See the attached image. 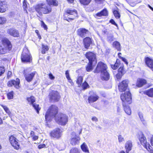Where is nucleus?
Masks as SVG:
<instances>
[{"label": "nucleus", "mask_w": 153, "mask_h": 153, "mask_svg": "<svg viewBox=\"0 0 153 153\" xmlns=\"http://www.w3.org/2000/svg\"><path fill=\"white\" fill-rule=\"evenodd\" d=\"M35 9L36 12L40 15H42V13L48 14L51 11V8L44 2L38 4L35 6Z\"/></svg>", "instance_id": "f257e3e1"}, {"label": "nucleus", "mask_w": 153, "mask_h": 153, "mask_svg": "<svg viewBox=\"0 0 153 153\" xmlns=\"http://www.w3.org/2000/svg\"><path fill=\"white\" fill-rule=\"evenodd\" d=\"M58 112V108L54 105L51 106L47 110L45 115V120L48 122L50 121L54 117Z\"/></svg>", "instance_id": "f03ea898"}, {"label": "nucleus", "mask_w": 153, "mask_h": 153, "mask_svg": "<svg viewBox=\"0 0 153 153\" xmlns=\"http://www.w3.org/2000/svg\"><path fill=\"white\" fill-rule=\"evenodd\" d=\"M65 12L64 17V19L65 20L68 21V19L73 20L77 17V12L74 9H68Z\"/></svg>", "instance_id": "7ed1b4c3"}, {"label": "nucleus", "mask_w": 153, "mask_h": 153, "mask_svg": "<svg viewBox=\"0 0 153 153\" xmlns=\"http://www.w3.org/2000/svg\"><path fill=\"white\" fill-rule=\"evenodd\" d=\"M55 119L58 124L61 125H65L68 121V117L66 115L61 113L55 117Z\"/></svg>", "instance_id": "20e7f679"}, {"label": "nucleus", "mask_w": 153, "mask_h": 153, "mask_svg": "<svg viewBox=\"0 0 153 153\" xmlns=\"http://www.w3.org/2000/svg\"><path fill=\"white\" fill-rule=\"evenodd\" d=\"M21 59L23 62H30L32 60V57L27 48H25L23 49Z\"/></svg>", "instance_id": "39448f33"}, {"label": "nucleus", "mask_w": 153, "mask_h": 153, "mask_svg": "<svg viewBox=\"0 0 153 153\" xmlns=\"http://www.w3.org/2000/svg\"><path fill=\"white\" fill-rule=\"evenodd\" d=\"M121 100L123 102V105H125L124 103L126 102L128 104H130L131 102V93L129 91L125 92L122 94L120 96Z\"/></svg>", "instance_id": "423d86ee"}, {"label": "nucleus", "mask_w": 153, "mask_h": 153, "mask_svg": "<svg viewBox=\"0 0 153 153\" xmlns=\"http://www.w3.org/2000/svg\"><path fill=\"white\" fill-rule=\"evenodd\" d=\"M107 69L106 65L100 62L98 63L96 69L94 71V73H98L100 72L101 73L107 71Z\"/></svg>", "instance_id": "0eeeda50"}, {"label": "nucleus", "mask_w": 153, "mask_h": 153, "mask_svg": "<svg viewBox=\"0 0 153 153\" xmlns=\"http://www.w3.org/2000/svg\"><path fill=\"white\" fill-rule=\"evenodd\" d=\"M49 96L50 101L51 102H57L60 98L59 93L56 91H51L50 93Z\"/></svg>", "instance_id": "6e6552de"}, {"label": "nucleus", "mask_w": 153, "mask_h": 153, "mask_svg": "<svg viewBox=\"0 0 153 153\" xmlns=\"http://www.w3.org/2000/svg\"><path fill=\"white\" fill-rule=\"evenodd\" d=\"M27 100L29 104L32 105L33 107L36 111L37 113H39L40 108H39V105L34 103L35 102V99L34 97L33 96H31L30 97L27 98Z\"/></svg>", "instance_id": "1a4fd4ad"}, {"label": "nucleus", "mask_w": 153, "mask_h": 153, "mask_svg": "<svg viewBox=\"0 0 153 153\" xmlns=\"http://www.w3.org/2000/svg\"><path fill=\"white\" fill-rule=\"evenodd\" d=\"M139 137L141 144L146 149H150L151 146L149 143H147L146 138L144 135L143 134H140L139 135Z\"/></svg>", "instance_id": "9d476101"}, {"label": "nucleus", "mask_w": 153, "mask_h": 153, "mask_svg": "<svg viewBox=\"0 0 153 153\" xmlns=\"http://www.w3.org/2000/svg\"><path fill=\"white\" fill-rule=\"evenodd\" d=\"M85 56L89 60V62H92L94 65L96 64V55L94 53L91 52H87L85 54Z\"/></svg>", "instance_id": "9b49d317"}, {"label": "nucleus", "mask_w": 153, "mask_h": 153, "mask_svg": "<svg viewBox=\"0 0 153 153\" xmlns=\"http://www.w3.org/2000/svg\"><path fill=\"white\" fill-rule=\"evenodd\" d=\"M36 73V72L27 73L26 70L24 71V74L25 80L28 82H30L33 80Z\"/></svg>", "instance_id": "f8f14e48"}, {"label": "nucleus", "mask_w": 153, "mask_h": 153, "mask_svg": "<svg viewBox=\"0 0 153 153\" xmlns=\"http://www.w3.org/2000/svg\"><path fill=\"white\" fill-rule=\"evenodd\" d=\"M129 81L127 79H125L122 81L118 85V88L119 91L120 92H123L126 91L128 86Z\"/></svg>", "instance_id": "ddd939ff"}, {"label": "nucleus", "mask_w": 153, "mask_h": 153, "mask_svg": "<svg viewBox=\"0 0 153 153\" xmlns=\"http://www.w3.org/2000/svg\"><path fill=\"white\" fill-rule=\"evenodd\" d=\"M10 142L12 146L16 149H18L19 147V145L17 139L13 136H11L9 138Z\"/></svg>", "instance_id": "4468645a"}, {"label": "nucleus", "mask_w": 153, "mask_h": 153, "mask_svg": "<svg viewBox=\"0 0 153 153\" xmlns=\"http://www.w3.org/2000/svg\"><path fill=\"white\" fill-rule=\"evenodd\" d=\"M62 131L59 128H56L52 131L51 133V137L58 138L61 136Z\"/></svg>", "instance_id": "2eb2a0df"}, {"label": "nucleus", "mask_w": 153, "mask_h": 153, "mask_svg": "<svg viewBox=\"0 0 153 153\" xmlns=\"http://www.w3.org/2000/svg\"><path fill=\"white\" fill-rule=\"evenodd\" d=\"M89 33L88 30L84 28H80L77 30V34L82 38L87 36Z\"/></svg>", "instance_id": "dca6fc26"}, {"label": "nucleus", "mask_w": 153, "mask_h": 153, "mask_svg": "<svg viewBox=\"0 0 153 153\" xmlns=\"http://www.w3.org/2000/svg\"><path fill=\"white\" fill-rule=\"evenodd\" d=\"M7 33L14 37H19V33L18 30L14 28H10L7 30Z\"/></svg>", "instance_id": "f3484780"}, {"label": "nucleus", "mask_w": 153, "mask_h": 153, "mask_svg": "<svg viewBox=\"0 0 153 153\" xmlns=\"http://www.w3.org/2000/svg\"><path fill=\"white\" fill-rule=\"evenodd\" d=\"M71 135L72 136H74V137H73L72 138L71 141V143L73 145L78 144L79 143V141L80 140V137L76 135L75 133L74 132L72 133Z\"/></svg>", "instance_id": "a211bd4d"}, {"label": "nucleus", "mask_w": 153, "mask_h": 153, "mask_svg": "<svg viewBox=\"0 0 153 153\" xmlns=\"http://www.w3.org/2000/svg\"><path fill=\"white\" fill-rule=\"evenodd\" d=\"M19 79H17L16 81L12 80L9 81L7 83V85L9 87H11L13 85L16 88H18L19 87Z\"/></svg>", "instance_id": "6ab92c4d"}, {"label": "nucleus", "mask_w": 153, "mask_h": 153, "mask_svg": "<svg viewBox=\"0 0 153 153\" xmlns=\"http://www.w3.org/2000/svg\"><path fill=\"white\" fill-rule=\"evenodd\" d=\"M83 41L85 48L88 49L91 44V39L89 37H86L83 39Z\"/></svg>", "instance_id": "aec40b11"}, {"label": "nucleus", "mask_w": 153, "mask_h": 153, "mask_svg": "<svg viewBox=\"0 0 153 153\" xmlns=\"http://www.w3.org/2000/svg\"><path fill=\"white\" fill-rule=\"evenodd\" d=\"M132 144L131 141L128 140L126 142L125 145L126 153H129V152L132 149Z\"/></svg>", "instance_id": "412c9836"}, {"label": "nucleus", "mask_w": 153, "mask_h": 153, "mask_svg": "<svg viewBox=\"0 0 153 153\" xmlns=\"http://www.w3.org/2000/svg\"><path fill=\"white\" fill-rule=\"evenodd\" d=\"M99 97L96 94H94L90 95L88 98V102L90 103L96 101L98 100Z\"/></svg>", "instance_id": "4be33fe9"}, {"label": "nucleus", "mask_w": 153, "mask_h": 153, "mask_svg": "<svg viewBox=\"0 0 153 153\" xmlns=\"http://www.w3.org/2000/svg\"><path fill=\"white\" fill-rule=\"evenodd\" d=\"M101 79L104 80H108L109 79V74L107 71L101 73Z\"/></svg>", "instance_id": "5701e85b"}, {"label": "nucleus", "mask_w": 153, "mask_h": 153, "mask_svg": "<svg viewBox=\"0 0 153 153\" xmlns=\"http://www.w3.org/2000/svg\"><path fill=\"white\" fill-rule=\"evenodd\" d=\"M108 15V12L106 9H104L101 11L96 14L95 17L97 18V17H101L102 16H106Z\"/></svg>", "instance_id": "b1692460"}, {"label": "nucleus", "mask_w": 153, "mask_h": 153, "mask_svg": "<svg viewBox=\"0 0 153 153\" xmlns=\"http://www.w3.org/2000/svg\"><path fill=\"white\" fill-rule=\"evenodd\" d=\"M146 83V81L143 79H137L136 83V86L138 87H140L145 84Z\"/></svg>", "instance_id": "393cba45"}, {"label": "nucleus", "mask_w": 153, "mask_h": 153, "mask_svg": "<svg viewBox=\"0 0 153 153\" xmlns=\"http://www.w3.org/2000/svg\"><path fill=\"white\" fill-rule=\"evenodd\" d=\"M7 8V5L5 2H0V12L3 13L6 11Z\"/></svg>", "instance_id": "a878e982"}, {"label": "nucleus", "mask_w": 153, "mask_h": 153, "mask_svg": "<svg viewBox=\"0 0 153 153\" xmlns=\"http://www.w3.org/2000/svg\"><path fill=\"white\" fill-rule=\"evenodd\" d=\"M145 62L147 66L150 68L153 65V60L148 57L146 58Z\"/></svg>", "instance_id": "bb28decb"}, {"label": "nucleus", "mask_w": 153, "mask_h": 153, "mask_svg": "<svg viewBox=\"0 0 153 153\" xmlns=\"http://www.w3.org/2000/svg\"><path fill=\"white\" fill-rule=\"evenodd\" d=\"M95 65L93 64V63L92 62H89V63L86 67V71L88 72L91 71L93 69L94 65Z\"/></svg>", "instance_id": "cd10ccee"}, {"label": "nucleus", "mask_w": 153, "mask_h": 153, "mask_svg": "<svg viewBox=\"0 0 153 153\" xmlns=\"http://www.w3.org/2000/svg\"><path fill=\"white\" fill-rule=\"evenodd\" d=\"M113 46L118 51H121V45L120 43L117 41H115L113 43Z\"/></svg>", "instance_id": "c85d7f7f"}, {"label": "nucleus", "mask_w": 153, "mask_h": 153, "mask_svg": "<svg viewBox=\"0 0 153 153\" xmlns=\"http://www.w3.org/2000/svg\"><path fill=\"white\" fill-rule=\"evenodd\" d=\"M47 1L49 5L57 6L58 5V2L56 0H47Z\"/></svg>", "instance_id": "c756f323"}, {"label": "nucleus", "mask_w": 153, "mask_h": 153, "mask_svg": "<svg viewBox=\"0 0 153 153\" xmlns=\"http://www.w3.org/2000/svg\"><path fill=\"white\" fill-rule=\"evenodd\" d=\"M145 93L147 95L150 97H153V88H151L146 91Z\"/></svg>", "instance_id": "7c9ffc66"}, {"label": "nucleus", "mask_w": 153, "mask_h": 153, "mask_svg": "<svg viewBox=\"0 0 153 153\" xmlns=\"http://www.w3.org/2000/svg\"><path fill=\"white\" fill-rule=\"evenodd\" d=\"M81 148L82 150L85 152H88L89 150L88 147L85 143H84L81 146Z\"/></svg>", "instance_id": "2f4dec72"}, {"label": "nucleus", "mask_w": 153, "mask_h": 153, "mask_svg": "<svg viewBox=\"0 0 153 153\" xmlns=\"http://www.w3.org/2000/svg\"><path fill=\"white\" fill-rule=\"evenodd\" d=\"M115 39L114 37V36L112 34H109L107 37V41L110 42H111L112 41H114Z\"/></svg>", "instance_id": "473e14b6"}, {"label": "nucleus", "mask_w": 153, "mask_h": 153, "mask_svg": "<svg viewBox=\"0 0 153 153\" xmlns=\"http://www.w3.org/2000/svg\"><path fill=\"white\" fill-rule=\"evenodd\" d=\"M124 110L127 114L130 115L131 114V110L128 106L125 105Z\"/></svg>", "instance_id": "72a5a7b5"}, {"label": "nucleus", "mask_w": 153, "mask_h": 153, "mask_svg": "<svg viewBox=\"0 0 153 153\" xmlns=\"http://www.w3.org/2000/svg\"><path fill=\"white\" fill-rule=\"evenodd\" d=\"M48 47L47 45H45L43 44L42 45V54L45 53L46 52L48 51Z\"/></svg>", "instance_id": "f704fd0d"}, {"label": "nucleus", "mask_w": 153, "mask_h": 153, "mask_svg": "<svg viewBox=\"0 0 153 153\" xmlns=\"http://www.w3.org/2000/svg\"><path fill=\"white\" fill-rule=\"evenodd\" d=\"M1 106L3 107L6 113L8 114L10 117L11 115V113L7 107L3 105H2Z\"/></svg>", "instance_id": "c9c22d12"}, {"label": "nucleus", "mask_w": 153, "mask_h": 153, "mask_svg": "<svg viewBox=\"0 0 153 153\" xmlns=\"http://www.w3.org/2000/svg\"><path fill=\"white\" fill-rule=\"evenodd\" d=\"M91 1V0H79L80 3L84 5H88Z\"/></svg>", "instance_id": "e433bc0d"}, {"label": "nucleus", "mask_w": 153, "mask_h": 153, "mask_svg": "<svg viewBox=\"0 0 153 153\" xmlns=\"http://www.w3.org/2000/svg\"><path fill=\"white\" fill-rule=\"evenodd\" d=\"M83 81V78L82 76H80L78 77L77 79V83L79 85V86H81L82 82Z\"/></svg>", "instance_id": "4c0bfd02"}, {"label": "nucleus", "mask_w": 153, "mask_h": 153, "mask_svg": "<svg viewBox=\"0 0 153 153\" xmlns=\"http://www.w3.org/2000/svg\"><path fill=\"white\" fill-rule=\"evenodd\" d=\"M113 13L116 18L119 19L120 17V14L117 11L114 10Z\"/></svg>", "instance_id": "58836bf2"}, {"label": "nucleus", "mask_w": 153, "mask_h": 153, "mask_svg": "<svg viewBox=\"0 0 153 153\" xmlns=\"http://www.w3.org/2000/svg\"><path fill=\"white\" fill-rule=\"evenodd\" d=\"M13 91H11L7 94V97L8 99H12L13 98Z\"/></svg>", "instance_id": "ea45409f"}, {"label": "nucleus", "mask_w": 153, "mask_h": 153, "mask_svg": "<svg viewBox=\"0 0 153 153\" xmlns=\"http://www.w3.org/2000/svg\"><path fill=\"white\" fill-rule=\"evenodd\" d=\"M118 72L119 73L123 75L126 73L123 67H120L118 70Z\"/></svg>", "instance_id": "a19ab883"}, {"label": "nucleus", "mask_w": 153, "mask_h": 153, "mask_svg": "<svg viewBox=\"0 0 153 153\" xmlns=\"http://www.w3.org/2000/svg\"><path fill=\"white\" fill-rule=\"evenodd\" d=\"M6 21V19L4 17H0V24H3L5 23Z\"/></svg>", "instance_id": "79ce46f5"}, {"label": "nucleus", "mask_w": 153, "mask_h": 153, "mask_svg": "<svg viewBox=\"0 0 153 153\" xmlns=\"http://www.w3.org/2000/svg\"><path fill=\"white\" fill-rule=\"evenodd\" d=\"M88 87L89 85L86 81H85L82 85V88L84 90L87 88Z\"/></svg>", "instance_id": "37998d69"}, {"label": "nucleus", "mask_w": 153, "mask_h": 153, "mask_svg": "<svg viewBox=\"0 0 153 153\" xmlns=\"http://www.w3.org/2000/svg\"><path fill=\"white\" fill-rule=\"evenodd\" d=\"M65 74L66 78L69 81V82H71V80L70 77L69 71L68 70L66 71L65 72Z\"/></svg>", "instance_id": "c03bdc74"}, {"label": "nucleus", "mask_w": 153, "mask_h": 153, "mask_svg": "<svg viewBox=\"0 0 153 153\" xmlns=\"http://www.w3.org/2000/svg\"><path fill=\"white\" fill-rule=\"evenodd\" d=\"M70 153H79V152L77 149L74 148L71 150Z\"/></svg>", "instance_id": "a18cd8bd"}, {"label": "nucleus", "mask_w": 153, "mask_h": 153, "mask_svg": "<svg viewBox=\"0 0 153 153\" xmlns=\"http://www.w3.org/2000/svg\"><path fill=\"white\" fill-rule=\"evenodd\" d=\"M118 139L119 143H121L124 140V138L121 135H119L118 136Z\"/></svg>", "instance_id": "49530a36"}, {"label": "nucleus", "mask_w": 153, "mask_h": 153, "mask_svg": "<svg viewBox=\"0 0 153 153\" xmlns=\"http://www.w3.org/2000/svg\"><path fill=\"white\" fill-rule=\"evenodd\" d=\"M119 64L118 63H116L114 65H111L112 68L114 69L115 70L117 69L119 66Z\"/></svg>", "instance_id": "de8ad7c7"}, {"label": "nucleus", "mask_w": 153, "mask_h": 153, "mask_svg": "<svg viewBox=\"0 0 153 153\" xmlns=\"http://www.w3.org/2000/svg\"><path fill=\"white\" fill-rule=\"evenodd\" d=\"M139 117H140L141 121L143 122V123L144 125H145L146 124V123L145 121L144 120L143 118V116L142 114H139Z\"/></svg>", "instance_id": "09e8293b"}, {"label": "nucleus", "mask_w": 153, "mask_h": 153, "mask_svg": "<svg viewBox=\"0 0 153 153\" xmlns=\"http://www.w3.org/2000/svg\"><path fill=\"white\" fill-rule=\"evenodd\" d=\"M5 69L4 67H0V76H1L5 72Z\"/></svg>", "instance_id": "8fccbe9b"}, {"label": "nucleus", "mask_w": 153, "mask_h": 153, "mask_svg": "<svg viewBox=\"0 0 153 153\" xmlns=\"http://www.w3.org/2000/svg\"><path fill=\"white\" fill-rule=\"evenodd\" d=\"M27 4L26 3V1L25 0L23 3V7L24 8V10H26V8L27 7Z\"/></svg>", "instance_id": "3c124183"}, {"label": "nucleus", "mask_w": 153, "mask_h": 153, "mask_svg": "<svg viewBox=\"0 0 153 153\" xmlns=\"http://www.w3.org/2000/svg\"><path fill=\"white\" fill-rule=\"evenodd\" d=\"M123 74L118 73L116 75V77L117 79H120Z\"/></svg>", "instance_id": "603ef678"}, {"label": "nucleus", "mask_w": 153, "mask_h": 153, "mask_svg": "<svg viewBox=\"0 0 153 153\" xmlns=\"http://www.w3.org/2000/svg\"><path fill=\"white\" fill-rule=\"evenodd\" d=\"M109 22L111 23L112 24L114 25L117 26V27H118V25H117L115 23L113 19H111L110 21Z\"/></svg>", "instance_id": "864d4df0"}, {"label": "nucleus", "mask_w": 153, "mask_h": 153, "mask_svg": "<svg viewBox=\"0 0 153 153\" xmlns=\"http://www.w3.org/2000/svg\"><path fill=\"white\" fill-rule=\"evenodd\" d=\"M41 22L42 26L46 30L47 29V26L45 25V24L43 21H41Z\"/></svg>", "instance_id": "5fc2aeb1"}, {"label": "nucleus", "mask_w": 153, "mask_h": 153, "mask_svg": "<svg viewBox=\"0 0 153 153\" xmlns=\"http://www.w3.org/2000/svg\"><path fill=\"white\" fill-rule=\"evenodd\" d=\"M49 78L51 80H53L55 79V77L53 76L52 74L50 73L49 74Z\"/></svg>", "instance_id": "6e6d98bb"}, {"label": "nucleus", "mask_w": 153, "mask_h": 153, "mask_svg": "<svg viewBox=\"0 0 153 153\" xmlns=\"http://www.w3.org/2000/svg\"><path fill=\"white\" fill-rule=\"evenodd\" d=\"M45 147V144H40L38 146L39 149H40Z\"/></svg>", "instance_id": "4d7b16f0"}, {"label": "nucleus", "mask_w": 153, "mask_h": 153, "mask_svg": "<svg viewBox=\"0 0 153 153\" xmlns=\"http://www.w3.org/2000/svg\"><path fill=\"white\" fill-rule=\"evenodd\" d=\"M121 59L124 62L126 65L128 64L127 61L125 58L122 57Z\"/></svg>", "instance_id": "13d9d810"}, {"label": "nucleus", "mask_w": 153, "mask_h": 153, "mask_svg": "<svg viewBox=\"0 0 153 153\" xmlns=\"http://www.w3.org/2000/svg\"><path fill=\"white\" fill-rule=\"evenodd\" d=\"M93 121H94L95 122H97L98 121L97 118L95 117H92L91 119Z\"/></svg>", "instance_id": "bf43d9fd"}, {"label": "nucleus", "mask_w": 153, "mask_h": 153, "mask_svg": "<svg viewBox=\"0 0 153 153\" xmlns=\"http://www.w3.org/2000/svg\"><path fill=\"white\" fill-rule=\"evenodd\" d=\"M33 139L34 140H37L38 138V136L36 135H34L33 137Z\"/></svg>", "instance_id": "052dcab7"}, {"label": "nucleus", "mask_w": 153, "mask_h": 153, "mask_svg": "<svg viewBox=\"0 0 153 153\" xmlns=\"http://www.w3.org/2000/svg\"><path fill=\"white\" fill-rule=\"evenodd\" d=\"M96 3L97 4L101 3L103 1V0H94Z\"/></svg>", "instance_id": "680f3d73"}, {"label": "nucleus", "mask_w": 153, "mask_h": 153, "mask_svg": "<svg viewBox=\"0 0 153 153\" xmlns=\"http://www.w3.org/2000/svg\"><path fill=\"white\" fill-rule=\"evenodd\" d=\"M12 74V72L11 71H9L8 72L7 77L8 78L10 77Z\"/></svg>", "instance_id": "e2e57ef3"}, {"label": "nucleus", "mask_w": 153, "mask_h": 153, "mask_svg": "<svg viewBox=\"0 0 153 153\" xmlns=\"http://www.w3.org/2000/svg\"><path fill=\"white\" fill-rule=\"evenodd\" d=\"M117 111L118 114H119L121 112V109L119 107H117Z\"/></svg>", "instance_id": "0e129e2a"}, {"label": "nucleus", "mask_w": 153, "mask_h": 153, "mask_svg": "<svg viewBox=\"0 0 153 153\" xmlns=\"http://www.w3.org/2000/svg\"><path fill=\"white\" fill-rule=\"evenodd\" d=\"M96 129L97 130H100L101 128V127L100 126H96Z\"/></svg>", "instance_id": "69168bd1"}, {"label": "nucleus", "mask_w": 153, "mask_h": 153, "mask_svg": "<svg viewBox=\"0 0 153 153\" xmlns=\"http://www.w3.org/2000/svg\"><path fill=\"white\" fill-rule=\"evenodd\" d=\"M30 135L31 137H33V136L35 135V133L33 131H31L30 133Z\"/></svg>", "instance_id": "338daca9"}, {"label": "nucleus", "mask_w": 153, "mask_h": 153, "mask_svg": "<svg viewBox=\"0 0 153 153\" xmlns=\"http://www.w3.org/2000/svg\"><path fill=\"white\" fill-rule=\"evenodd\" d=\"M151 143L152 146H153V137L151 138Z\"/></svg>", "instance_id": "774afa93"}]
</instances>
